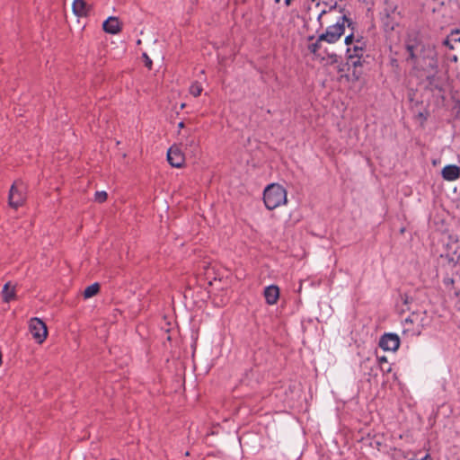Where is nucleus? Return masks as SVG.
Segmentation results:
<instances>
[{
    "label": "nucleus",
    "mask_w": 460,
    "mask_h": 460,
    "mask_svg": "<svg viewBox=\"0 0 460 460\" xmlns=\"http://www.w3.org/2000/svg\"><path fill=\"white\" fill-rule=\"evenodd\" d=\"M102 29L110 34H117L121 31V22L118 17L111 16L102 23Z\"/></svg>",
    "instance_id": "obj_12"
},
{
    "label": "nucleus",
    "mask_w": 460,
    "mask_h": 460,
    "mask_svg": "<svg viewBox=\"0 0 460 460\" xmlns=\"http://www.w3.org/2000/svg\"><path fill=\"white\" fill-rule=\"evenodd\" d=\"M441 175L447 181H455L460 177V167L456 164L446 165L441 171Z\"/></svg>",
    "instance_id": "obj_13"
},
{
    "label": "nucleus",
    "mask_w": 460,
    "mask_h": 460,
    "mask_svg": "<svg viewBox=\"0 0 460 460\" xmlns=\"http://www.w3.org/2000/svg\"><path fill=\"white\" fill-rule=\"evenodd\" d=\"M460 42V29L452 30L451 32L443 40V45L450 49H454L453 43Z\"/></svg>",
    "instance_id": "obj_18"
},
{
    "label": "nucleus",
    "mask_w": 460,
    "mask_h": 460,
    "mask_svg": "<svg viewBox=\"0 0 460 460\" xmlns=\"http://www.w3.org/2000/svg\"><path fill=\"white\" fill-rule=\"evenodd\" d=\"M178 135L181 141V145L185 146L186 147H192L196 146V138L192 135L191 130L188 129L184 132L178 131Z\"/></svg>",
    "instance_id": "obj_17"
},
{
    "label": "nucleus",
    "mask_w": 460,
    "mask_h": 460,
    "mask_svg": "<svg viewBox=\"0 0 460 460\" xmlns=\"http://www.w3.org/2000/svg\"><path fill=\"white\" fill-rule=\"evenodd\" d=\"M293 0H285V5L289 6Z\"/></svg>",
    "instance_id": "obj_31"
},
{
    "label": "nucleus",
    "mask_w": 460,
    "mask_h": 460,
    "mask_svg": "<svg viewBox=\"0 0 460 460\" xmlns=\"http://www.w3.org/2000/svg\"><path fill=\"white\" fill-rule=\"evenodd\" d=\"M107 192L106 191H96L94 195L95 201L99 203H102L107 199Z\"/></svg>",
    "instance_id": "obj_23"
},
{
    "label": "nucleus",
    "mask_w": 460,
    "mask_h": 460,
    "mask_svg": "<svg viewBox=\"0 0 460 460\" xmlns=\"http://www.w3.org/2000/svg\"><path fill=\"white\" fill-rule=\"evenodd\" d=\"M100 291V285L98 283H93L88 286L84 291V297L85 299L91 298L96 296Z\"/></svg>",
    "instance_id": "obj_21"
},
{
    "label": "nucleus",
    "mask_w": 460,
    "mask_h": 460,
    "mask_svg": "<svg viewBox=\"0 0 460 460\" xmlns=\"http://www.w3.org/2000/svg\"><path fill=\"white\" fill-rule=\"evenodd\" d=\"M458 276H459V279H460V273L458 274Z\"/></svg>",
    "instance_id": "obj_40"
},
{
    "label": "nucleus",
    "mask_w": 460,
    "mask_h": 460,
    "mask_svg": "<svg viewBox=\"0 0 460 460\" xmlns=\"http://www.w3.org/2000/svg\"><path fill=\"white\" fill-rule=\"evenodd\" d=\"M445 256L448 258L450 261L457 262L460 259V245L457 242H452L446 244Z\"/></svg>",
    "instance_id": "obj_15"
},
{
    "label": "nucleus",
    "mask_w": 460,
    "mask_h": 460,
    "mask_svg": "<svg viewBox=\"0 0 460 460\" xmlns=\"http://www.w3.org/2000/svg\"><path fill=\"white\" fill-rule=\"evenodd\" d=\"M409 58H434V49L417 37L409 38L406 42Z\"/></svg>",
    "instance_id": "obj_6"
},
{
    "label": "nucleus",
    "mask_w": 460,
    "mask_h": 460,
    "mask_svg": "<svg viewBox=\"0 0 460 460\" xmlns=\"http://www.w3.org/2000/svg\"><path fill=\"white\" fill-rule=\"evenodd\" d=\"M185 127V124L184 122L181 121L179 124H178V128L179 130L178 131H181V129H183Z\"/></svg>",
    "instance_id": "obj_29"
},
{
    "label": "nucleus",
    "mask_w": 460,
    "mask_h": 460,
    "mask_svg": "<svg viewBox=\"0 0 460 460\" xmlns=\"http://www.w3.org/2000/svg\"><path fill=\"white\" fill-rule=\"evenodd\" d=\"M167 161L175 168H181L184 165L185 156L179 146L173 145L168 149Z\"/></svg>",
    "instance_id": "obj_10"
},
{
    "label": "nucleus",
    "mask_w": 460,
    "mask_h": 460,
    "mask_svg": "<svg viewBox=\"0 0 460 460\" xmlns=\"http://www.w3.org/2000/svg\"><path fill=\"white\" fill-rule=\"evenodd\" d=\"M338 7H339V5H338V4L335 2L333 4L330 5V7H329V10H328V11H327V10H323V11L320 13V14L318 15V18H317L318 22H321V19H322L323 15H324V14H325V13H327L328 12H331V11H332V10H336V9H338Z\"/></svg>",
    "instance_id": "obj_24"
},
{
    "label": "nucleus",
    "mask_w": 460,
    "mask_h": 460,
    "mask_svg": "<svg viewBox=\"0 0 460 460\" xmlns=\"http://www.w3.org/2000/svg\"><path fill=\"white\" fill-rule=\"evenodd\" d=\"M328 58H339V57L336 54H331V55H328Z\"/></svg>",
    "instance_id": "obj_33"
},
{
    "label": "nucleus",
    "mask_w": 460,
    "mask_h": 460,
    "mask_svg": "<svg viewBox=\"0 0 460 460\" xmlns=\"http://www.w3.org/2000/svg\"><path fill=\"white\" fill-rule=\"evenodd\" d=\"M263 200L266 208L273 210L287 204V190L281 185L272 183L264 190Z\"/></svg>",
    "instance_id": "obj_4"
},
{
    "label": "nucleus",
    "mask_w": 460,
    "mask_h": 460,
    "mask_svg": "<svg viewBox=\"0 0 460 460\" xmlns=\"http://www.w3.org/2000/svg\"><path fill=\"white\" fill-rule=\"evenodd\" d=\"M202 91V84L198 81L193 82L189 88V93L193 97H199L201 94Z\"/></svg>",
    "instance_id": "obj_22"
},
{
    "label": "nucleus",
    "mask_w": 460,
    "mask_h": 460,
    "mask_svg": "<svg viewBox=\"0 0 460 460\" xmlns=\"http://www.w3.org/2000/svg\"><path fill=\"white\" fill-rule=\"evenodd\" d=\"M354 41H355V37H354V34H353V33H351V34L348 35V36L345 38V43H346V45H348L349 47L350 45H352V44L354 43Z\"/></svg>",
    "instance_id": "obj_25"
},
{
    "label": "nucleus",
    "mask_w": 460,
    "mask_h": 460,
    "mask_svg": "<svg viewBox=\"0 0 460 460\" xmlns=\"http://www.w3.org/2000/svg\"><path fill=\"white\" fill-rule=\"evenodd\" d=\"M15 293V287L12 286L10 282L6 283L2 290L3 300L6 303L14 300L16 296Z\"/></svg>",
    "instance_id": "obj_19"
},
{
    "label": "nucleus",
    "mask_w": 460,
    "mask_h": 460,
    "mask_svg": "<svg viewBox=\"0 0 460 460\" xmlns=\"http://www.w3.org/2000/svg\"><path fill=\"white\" fill-rule=\"evenodd\" d=\"M338 9H339V12H340V13H342L343 14H345V13H344V11H345L344 7H341V6H339V7H338Z\"/></svg>",
    "instance_id": "obj_32"
},
{
    "label": "nucleus",
    "mask_w": 460,
    "mask_h": 460,
    "mask_svg": "<svg viewBox=\"0 0 460 460\" xmlns=\"http://www.w3.org/2000/svg\"><path fill=\"white\" fill-rule=\"evenodd\" d=\"M25 199L26 185L22 181H15L9 191V205L13 208H17L24 204Z\"/></svg>",
    "instance_id": "obj_8"
},
{
    "label": "nucleus",
    "mask_w": 460,
    "mask_h": 460,
    "mask_svg": "<svg viewBox=\"0 0 460 460\" xmlns=\"http://www.w3.org/2000/svg\"><path fill=\"white\" fill-rule=\"evenodd\" d=\"M430 456L429 454H425V456L419 457L417 454H414V456L411 458V460H428L429 459Z\"/></svg>",
    "instance_id": "obj_27"
},
{
    "label": "nucleus",
    "mask_w": 460,
    "mask_h": 460,
    "mask_svg": "<svg viewBox=\"0 0 460 460\" xmlns=\"http://www.w3.org/2000/svg\"><path fill=\"white\" fill-rule=\"evenodd\" d=\"M423 64L421 69L417 70V76L420 77L435 97L444 100L445 93L448 88V76L444 68H438V59H420Z\"/></svg>",
    "instance_id": "obj_1"
},
{
    "label": "nucleus",
    "mask_w": 460,
    "mask_h": 460,
    "mask_svg": "<svg viewBox=\"0 0 460 460\" xmlns=\"http://www.w3.org/2000/svg\"><path fill=\"white\" fill-rule=\"evenodd\" d=\"M432 1L439 5H444V4H445V0H432Z\"/></svg>",
    "instance_id": "obj_30"
},
{
    "label": "nucleus",
    "mask_w": 460,
    "mask_h": 460,
    "mask_svg": "<svg viewBox=\"0 0 460 460\" xmlns=\"http://www.w3.org/2000/svg\"><path fill=\"white\" fill-rule=\"evenodd\" d=\"M359 40H357V44L353 45L354 54H350V47L347 49L346 58H362L364 48Z\"/></svg>",
    "instance_id": "obj_20"
},
{
    "label": "nucleus",
    "mask_w": 460,
    "mask_h": 460,
    "mask_svg": "<svg viewBox=\"0 0 460 460\" xmlns=\"http://www.w3.org/2000/svg\"><path fill=\"white\" fill-rule=\"evenodd\" d=\"M264 297L267 304L270 305H275L279 297V288L275 285L267 287L264 289Z\"/></svg>",
    "instance_id": "obj_16"
},
{
    "label": "nucleus",
    "mask_w": 460,
    "mask_h": 460,
    "mask_svg": "<svg viewBox=\"0 0 460 460\" xmlns=\"http://www.w3.org/2000/svg\"><path fill=\"white\" fill-rule=\"evenodd\" d=\"M72 9L76 16L82 17L88 16L92 7L84 0H75Z\"/></svg>",
    "instance_id": "obj_14"
},
{
    "label": "nucleus",
    "mask_w": 460,
    "mask_h": 460,
    "mask_svg": "<svg viewBox=\"0 0 460 460\" xmlns=\"http://www.w3.org/2000/svg\"><path fill=\"white\" fill-rule=\"evenodd\" d=\"M320 43L321 41H318V40H316V42L313 43L309 49H311V51L314 53V54H316V51L318 50V49H320Z\"/></svg>",
    "instance_id": "obj_26"
},
{
    "label": "nucleus",
    "mask_w": 460,
    "mask_h": 460,
    "mask_svg": "<svg viewBox=\"0 0 460 460\" xmlns=\"http://www.w3.org/2000/svg\"><path fill=\"white\" fill-rule=\"evenodd\" d=\"M456 1H457V4H458V6L460 8V0H456Z\"/></svg>",
    "instance_id": "obj_39"
},
{
    "label": "nucleus",
    "mask_w": 460,
    "mask_h": 460,
    "mask_svg": "<svg viewBox=\"0 0 460 460\" xmlns=\"http://www.w3.org/2000/svg\"><path fill=\"white\" fill-rule=\"evenodd\" d=\"M141 58H146L149 57L147 56V54L146 52H143Z\"/></svg>",
    "instance_id": "obj_34"
},
{
    "label": "nucleus",
    "mask_w": 460,
    "mask_h": 460,
    "mask_svg": "<svg viewBox=\"0 0 460 460\" xmlns=\"http://www.w3.org/2000/svg\"><path fill=\"white\" fill-rule=\"evenodd\" d=\"M274 2H275L276 4H279V3L280 2V0H274Z\"/></svg>",
    "instance_id": "obj_38"
},
{
    "label": "nucleus",
    "mask_w": 460,
    "mask_h": 460,
    "mask_svg": "<svg viewBox=\"0 0 460 460\" xmlns=\"http://www.w3.org/2000/svg\"><path fill=\"white\" fill-rule=\"evenodd\" d=\"M185 106H186V104H185V103H182V104L181 105V109L185 108Z\"/></svg>",
    "instance_id": "obj_37"
},
{
    "label": "nucleus",
    "mask_w": 460,
    "mask_h": 460,
    "mask_svg": "<svg viewBox=\"0 0 460 460\" xmlns=\"http://www.w3.org/2000/svg\"><path fill=\"white\" fill-rule=\"evenodd\" d=\"M384 5V9L380 13L381 25L384 31L386 34H390L399 27L402 14L398 10L396 0H385Z\"/></svg>",
    "instance_id": "obj_2"
},
{
    "label": "nucleus",
    "mask_w": 460,
    "mask_h": 460,
    "mask_svg": "<svg viewBox=\"0 0 460 460\" xmlns=\"http://www.w3.org/2000/svg\"><path fill=\"white\" fill-rule=\"evenodd\" d=\"M152 59H145V66L148 69L152 68Z\"/></svg>",
    "instance_id": "obj_28"
},
{
    "label": "nucleus",
    "mask_w": 460,
    "mask_h": 460,
    "mask_svg": "<svg viewBox=\"0 0 460 460\" xmlns=\"http://www.w3.org/2000/svg\"><path fill=\"white\" fill-rule=\"evenodd\" d=\"M383 370H384V371H386V372H390L391 367H389L387 369H384V368H383Z\"/></svg>",
    "instance_id": "obj_36"
},
{
    "label": "nucleus",
    "mask_w": 460,
    "mask_h": 460,
    "mask_svg": "<svg viewBox=\"0 0 460 460\" xmlns=\"http://www.w3.org/2000/svg\"><path fill=\"white\" fill-rule=\"evenodd\" d=\"M29 330L33 339L41 344L48 336V329L45 323L40 318L34 317L30 320Z\"/></svg>",
    "instance_id": "obj_9"
},
{
    "label": "nucleus",
    "mask_w": 460,
    "mask_h": 460,
    "mask_svg": "<svg viewBox=\"0 0 460 460\" xmlns=\"http://www.w3.org/2000/svg\"><path fill=\"white\" fill-rule=\"evenodd\" d=\"M427 325L425 312H412L402 322V334L407 337L419 336Z\"/></svg>",
    "instance_id": "obj_3"
},
{
    "label": "nucleus",
    "mask_w": 460,
    "mask_h": 460,
    "mask_svg": "<svg viewBox=\"0 0 460 460\" xmlns=\"http://www.w3.org/2000/svg\"><path fill=\"white\" fill-rule=\"evenodd\" d=\"M345 23H347L349 28L351 27L353 30L354 22L347 14H343L335 24L329 26L324 33L319 35L318 41H326L328 43L336 42L344 33Z\"/></svg>",
    "instance_id": "obj_5"
},
{
    "label": "nucleus",
    "mask_w": 460,
    "mask_h": 460,
    "mask_svg": "<svg viewBox=\"0 0 460 460\" xmlns=\"http://www.w3.org/2000/svg\"><path fill=\"white\" fill-rule=\"evenodd\" d=\"M338 71L341 73V76H344L349 81H356L359 78L361 71L358 67L362 66V62L358 59L353 62L352 65L349 63V59H334Z\"/></svg>",
    "instance_id": "obj_7"
},
{
    "label": "nucleus",
    "mask_w": 460,
    "mask_h": 460,
    "mask_svg": "<svg viewBox=\"0 0 460 460\" xmlns=\"http://www.w3.org/2000/svg\"><path fill=\"white\" fill-rule=\"evenodd\" d=\"M380 362H386V358L385 357L380 358Z\"/></svg>",
    "instance_id": "obj_35"
},
{
    "label": "nucleus",
    "mask_w": 460,
    "mask_h": 460,
    "mask_svg": "<svg viewBox=\"0 0 460 460\" xmlns=\"http://www.w3.org/2000/svg\"><path fill=\"white\" fill-rule=\"evenodd\" d=\"M379 346L384 350L395 351L400 346V339L394 333H385L380 339Z\"/></svg>",
    "instance_id": "obj_11"
}]
</instances>
